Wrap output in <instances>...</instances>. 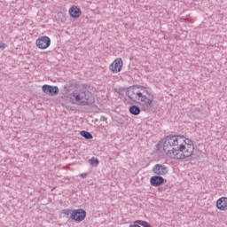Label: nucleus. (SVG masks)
Instances as JSON below:
<instances>
[{
  "mask_svg": "<svg viewBox=\"0 0 227 227\" xmlns=\"http://www.w3.org/2000/svg\"><path fill=\"white\" fill-rule=\"evenodd\" d=\"M71 219H73V221H76L77 223L84 221V219H86V211L84 209L73 210Z\"/></svg>",
  "mask_w": 227,
  "mask_h": 227,
  "instance_id": "6",
  "label": "nucleus"
},
{
  "mask_svg": "<svg viewBox=\"0 0 227 227\" xmlns=\"http://www.w3.org/2000/svg\"><path fill=\"white\" fill-rule=\"evenodd\" d=\"M35 45L38 49H42L43 51L48 49V47H51V38L47 35L40 36L35 41Z\"/></svg>",
  "mask_w": 227,
  "mask_h": 227,
  "instance_id": "4",
  "label": "nucleus"
},
{
  "mask_svg": "<svg viewBox=\"0 0 227 227\" xmlns=\"http://www.w3.org/2000/svg\"><path fill=\"white\" fill-rule=\"evenodd\" d=\"M168 167L162 164H156L153 168V173L159 176H164V175H168Z\"/></svg>",
  "mask_w": 227,
  "mask_h": 227,
  "instance_id": "7",
  "label": "nucleus"
},
{
  "mask_svg": "<svg viewBox=\"0 0 227 227\" xmlns=\"http://www.w3.org/2000/svg\"><path fill=\"white\" fill-rule=\"evenodd\" d=\"M168 189V185H165L164 187H160L158 188L159 192H164Z\"/></svg>",
  "mask_w": 227,
  "mask_h": 227,
  "instance_id": "18",
  "label": "nucleus"
},
{
  "mask_svg": "<svg viewBox=\"0 0 227 227\" xmlns=\"http://www.w3.org/2000/svg\"><path fill=\"white\" fill-rule=\"evenodd\" d=\"M78 86V83L69 82L64 86V90H67V91H72V90H75Z\"/></svg>",
  "mask_w": 227,
  "mask_h": 227,
  "instance_id": "14",
  "label": "nucleus"
},
{
  "mask_svg": "<svg viewBox=\"0 0 227 227\" xmlns=\"http://www.w3.org/2000/svg\"><path fill=\"white\" fill-rule=\"evenodd\" d=\"M81 13H82L81 8L75 5H73L72 7L69 8V15H71L73 19H79Z\"/></svg>",
  "mask_w": 227,
  "mask_h": 227,
  "instance_id": "12",
  "label": "nucleus"
},
{
  "mask_svg": "<svg viewBox=\"0 0 227 227\" xmlns=\"http://www.w3.org/2000/svg\"><path fill=\"white\" fill-rule=\"evenodd\" d=\"M72 209H64L62 211V214H64L65 215H70V214H72Z\"/></svg>",
  "mask_w": 227,
  "mask_h": 227,
  "instance_id": "17",
  "label": "nucleus"
},
{
  "mask_svg": "<svg viewBox=\"0 0 227 227\" xmlns=\"http://www.w3.org/2000/svg\"><path fill=\"white\" fill-rule=\"evenodd\" d=\"M150 184L153 187H159L164 184V177L162 176H153L150 179Z\"/></svg>",
  "mask_w": 227,
  "mask_h": 227,
  "instance_id": "10",
  "label": "nucleus"
},
{
  "mask_svg": "<svg viewBox=\"0 0 227 227\" xmlns=\"http://www.w3.org/2000/svg\"><path fill=\"white\" fill-rule=\"evenodd\" d=\"M81 136L85 139H93V135H91V133L85 130L81 131Z\"/></svg>",
  "mask_w": 227,
  "mask_h": 227,
  "instance_id": "15",
  "label": "nucleus"
},
{
  "mask_svg": "<svg viewBox=\"0 0 227 227\" xmlns=\"http://www.w3.org/2000/svg\"><path fill=\"white\" fill-rule=\"evenodd\" d=\"M216 208L223 212L227 210V197H221L216 200Z\"/></svg>",
  "mask_w": 227,
  "mask_h": 227,
  "instance_id": "11",
  "label": "nucleus"
},
{
  "mask_svg": "<svg viewBox=\"0 0 227 227\" xmlns=\"http://www.w3.org/2000/svg\"><path fill=\"white\" fill-rule=\"evenodd\" d=\"M129 113L130 114H133V116H137L141 114V108L136 105H133L129 106Z\"/></svg>",
  "mask_w": 227,
  "mask_h": 227,
  "instance_id": "13",
  "label": "nucleus"
},
{
  "mask_svg": "<svg viewBox=\"0 0 227 227\" xmlns=\"http://www.w3.org/2000/svg\"><path fill=\"white\" fill-rule=\"evenodd\" d=\"M139 90H137L134 87H129L128 90L126 91V95L129 98V100H132V102H137V98L139 97Z\"/></svg>",
  "mask_w": 227,
  "mask_h": 227,
  "instance_id": "8",
  "label": "nucleus"
},
{
  "mask_svg": "<svg viewBox=\"0 0 227 227\" xmlns=\"http://www.w3.org/2000/svg\"><path fill=\"white\" fill-rule=\"evenodd\" d=\"M129 227H140L137 223V224H131Z\"/></svg>",
  "mask_w": 227,
  "mask_h": 227,
  "instance_id": "21",
  "label": "nucleus"
},
{
  "mask_svg": "<svg viewBox=\"0 0 227 227\" xmlns=\"http://www.w3.org/2000/svg\"><path fill=\"white\" fill-rule=\"evenodd\" d=\"M89 164H90V166H98V159L92 157L89 160Z\"/></svg>",
  "mask_w": 227,
  "mask_h": 227,
  "instance_id": "16",
  "label": "nucleus"
},
{
  "mask_svg": "<svg viewBox=\"0 0 227 227\" xmlns=\"http://www.w3.org/2000/svg\"><path fill=\"white\" fill-rule=\"evenodd\" d=\"M86 176H88V174H87V173H82V174H81V177H82V178H86Z\"/></svg>",
  "mask_w": 227,
  "mask_h": 227,
  "instance_id": "20",
  "label": "nucleus"
},
{
  "mask_svg": "<svg viewBox=\"0 0 227 227\" xmlns=\"http://www.w3.org/2000/svg\"><path fill=\"white\" fill-rule=\"evenodd\" d=\"M145 93L149 95V97L145 95V93L140 92L138 94V98H137V102L141 106L143 111H148L151 109L152 104H153V95L150 96L148 90H145Z\"/></svg>",
  "mask_w": 227,
  "mask_h": 227,
  "instance_id": "3",
  "label": "nucleus"
},
{
  "mask_svg": "<svg viewBox=\"0 0 227 227\" xmlns=\"http://www.w3.org/2000/svg\"><path fill=\"white\" fill-rule=\"evenodd\" d=\"M71 97L76 102H79V106H91V104H95V97H93V94L90 90H74L71 93Z\"/></svg>",
  "mask_w": 227,
  "mask_h": 227,
  "instance_id": "2",
  "label": "nucleus"
},
{
  "mask_svg": "<svg viewBox=\"0 0 227 227\" xmlns=\"http://www.w3.org/2000/svg\"><path fill=\"white\" fill-rule=\"evenodd\" d=\"M121 68H123V60H121V58L115 59L109 66V70L112 74H118L119 72H121Z\"/></svg>",
  "mask_w": 227,
  "mask_h": 227,
  "instance_id": "5",
  "label": "nucleus"
},
{
  "mask_svg": "<svg viewBox=\"0 0 227 227\" xmlns=\"http://www.w3.org/2000/svg\"><path fill=\"white\" fill-rule=\"evenodd\" d=\"M156 150L163 151L167 157L184 160L192 157L194 153V143L180 135H168L156 145Z\"/></svg>",
  "mask_w": 227,
  "mask_h": 227,
  "instance_id": "1",
  "label": "nucleus"
},
{
  "mask_svg": "<svg viewBox=\"0 0 227 227\" xmlns=\"http://www.w3.org/2000/svg\"><path fill=\"white\" fill-rule=\"evenodd\" d=\"M43 91L46 93V95H51V97H54V95H58V93H59V89L58 86L45 84L43 86Z\"/></svg>",
  "mask_w": 227,
  "mask_h": 227,
  "instance_id": "9",
  "label": "nucleus"
},
{
  "mask_svg": "<svg viewBox=\"0 0 227 227\" xmlns=\"http://www.w3.org/2000/svg\"><path fill=\"white\" fill-rule=\"evenodd\" d=\"M0 49H3V50L6 49V44L1 41H0Z\"/></svg>",
  "mask_w": 227,
  "mask_h": 227,
  "instance_id": "19",
  "label": "nucleus"
}]
</instances>
